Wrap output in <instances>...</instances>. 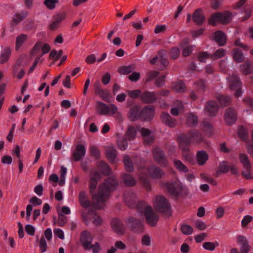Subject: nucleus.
Instances as JSON below:
<instances>
[{
  "mask_svg": "<svg viewBox=\"0 0 253 253\" xmlns=\"http://www.w3.org/2000/svg\"><path fill=\"white\" fill-rule=\"evenodd\" d=\"M118 185V180L114 176L106 178L103 183L99 185L97 193L92 195L93 207L102 209L105 206V202L110 197V193L115 191Z\"/></svg>",
  "mask_w": 253,
  "mask_h": 253,
  "instance_id": "obj_1",
  "label": "nucleus"
},
{
  "mask_svg": "<svg viewBox=\"0 0 253 253\" xmlns=\"http://www.w3.org/2000/svg\"><path fill=\"white\" fill-rule=\"evenodd\" d=\"M233 16V14L229 11L216 12L210 17L209 23L212 26H216L218 23L225 24L231 20Z\"/></svg>",
  "mask_w": 253,
  "mask_h": 253,
  "instance_id": "obj_2",
  "label": "nucleus"
},
{
  "mask_svg": "<svg viewBox=\"0 0 253 253\" xmlns=\"http://www.w3.org/2000/svg\"><path fill=\"white\" fill-rule=\"evenodd\" d=\"M154 207L158 212L163 213L167 217L171 215L170 205L164 196L156 197Z\"/></svg>",
  "mask_w": 253,
  "mask_h": 253,
  "instance_id": "obj_3",
  "label": "nucleus"
},
{
  "mask_svg": "<svg viewBox=\"0 0 253 253\" xmlns=\"http://www.w3.org/2000/svg\"><path fill=\"white\" fill-rule=\"evenodd\" d=\"M125 222L127 228L135 233H141L143 231V224L139 219L132 216L126 218Z\"/></svg>",
  "mask_w": 253,
  "mask_h": 253,
  "instance_id": "obj_4",
  "label": "nucleus"
},
{
  "mask_svg": "<svg viewBox=\"0 0 253 253\" xmlns=\"http://www.w3.org/2000/svg\"><path fill=\"white\" fill-rule=\"evenodd\" d=\"M166 188L171 196L177 199L181 195L183 189L182 184L178 182L171 181L166 184Z\"/></svg>",
  "mask_w": 253,
  "mask_h": 253,
  "instance_id": "obj_5",
  "label": "nucleus"
},
{
  "mask_svg": "<svg viewBox=\"0 0 253 253\" xmlns=\"http://www.w3.org/2000/svg\"><path fill=\"white\" fill-rule=\"evenodd\" d=\"M28 12L26 10H22L17 11L15 13L12 21L7 24V30L13 31L16 27L17 24L22 21L28 16Z\"/></svg>",
  "mask_w": 253,
  "mask_h": 253,
  "instance_id": "obj_6",
  "label": "nucleus"
},
{
  "mask_svg": "<svg viewBox=\"0 0 253 253\" xmlns=\"http://www.w3.org/2000/svg\"><path fill=\"white\" fill-rule=\"evenodd\" d=\"M146 221L150 226L155 227L159 220V216L153 211L151 206H147L144 210Z\"/></svg>",
  "mask_w": 253,
  "mask_h": 253,
  "instance_id": "obj_7",
  "label": "nucleus"
},
{
  "mask_svg": "<svg viewBox=\"0 0 253 253\" xmlns=\"http://www.w3.org/2000/svg\"><path fill=\"white\" fill-rule=\"evenodd\" d=\"M152 154L155 161L161 166L166 167L168 161L165 153L160 148L156 147L153 150Z\"/></svg>",
  "mask_w": 253,
  "mask_h": 253,
  "instance_id": "obj_8",
  "label": "nucleus"
},
{
  "mask_svg": "<svg viewBox=\"0 0 253 253\" xmlns=\"http://www.w3.org/2000/svg\"><path fill=\"white\" fill-rule=\"evenodd\" d=\"M218 109L219 107L216 102L209 100L205 104L204 111L207 116L214 117L217 115Z\"/></svg>",
  "mask_w": 253,
  "mask_h": 253,
  "instance_id": "obj_9",
  "label": "nucleus"
},
{
  "mask_svg": "<svg viewBox=\"0 0 253 253\" xmlns=\"http://www.w3.org/2000/svg\"><path fill=\"white\" fill-rule=\"evenodd\" d=\"M112 230L118 235H123L125 233L126 228L123 222L119 218H113L110 223Z\"/></svg>",
  "mask_w": 253,
  "mask_h": 253,
  "instance_id": "obj_10",
  "label": "nucleus"
},
{
  "mask_svg": "<svg viewBox=\"0 0 253 253\" xmlns=\"http://www.w3.org/2000/svg\"><path fill=\"white\" fill-rule=\"evenodd\" d=\"M224 120L227 125L231 126L237 120V115L236 111L233 108L229 107L226 109Z\"/></svg>",
  "mask_w": 253,
  "mask_h": 253,
  "instance_id": "obj_11",
  "label": "nucleus"
},
{
  "mask_svg": "<svg viewBox=\"0 0 253 253\" xmlns=\"http://www.w3.org/2000/svg\"><path fill=\"white\" fill-rule=\"evenodd\" d=\"M155 115V108L152 105L145 106L141 110V119L143 121H151Z\"/></svg>",
  "mask_w": 253,
  "mask_h": 253,
  "instance_id": "obj_12",
  "label": "nucleus"
},
{
  "mask_svg": "<svg viewBox=\"0 0 253 253\" xmlns=\"http://www.w3.org/2000/svg\"><path fill=\"white\" fill-rule=\"evenodd\" d=\"M124 200L126 205L130 208H135L137 197L133 192L128 191L124 195Z\"/></svg>",
  "mask_w": 253,
  "mask_h": 253,
  "instance_id": "obj_13",
  "label": "nucleus"
},
{
  "mask_svg": "<svg viewBox=\"0 0 253 253\" xmlns=\"http://www.w3.org/2000/svg\"><path fill=\"white\" fill-rule=\"evenodd\" d=\"M157 100L154 91H145L140 95V100L144 104H152Z\"/></svg>",
  "mask_w": 253,
  "mask_h": 253,
  "instance_id": "obj_14",
  "label": "nucleus"
},
{
  "mask_svg": "<svg viewBox=\"0 0 253 253\" xmlns=\"http://www.w3.org/2000/svg\"><path fill=\"white\" fill-rule=\"evenodd\" d=\"M161 119L163 124L170 128L175 127L177 124L176 119L172 118L170 115L166 112L162 113Z\"/></svg>",
  "mask_w": 253,
  "mask_h": 253,
  "instance_id": "obj_15",
  "label": "nucleus"
},
{
  "mask_svg": "<svg viewBox=\"0 0 253 253\" xmlns=\"http://www.w3.org/2000/svg\"><path fill=\"white\" fill-rule=\"evenodd\" d=\"M93 237L91 234L87 230L82 232L80 241L83 248L86 250L91 245Z\"/></svg>",
  "mask_w": 253,
  "mask_h": 253,
  "instance_id": "obj_16",
  "label": "nucleus"
},
{
  "mask_svg": "<svg viewBox=\"0 0 253 253\" xmlns=\"http://www.w3.org/2000/svg\"><path fill=\"white\" fill-rule=\"evenodd\" d=\"M86 150L83 144H78L72 153V158L75 162L80 161L85 155Z\"/></svg>",
  "mask_w": 253,
  "mask_h": 253,
  "instance_id": "obj_17",
  "label": "nucleus"
},
{
  "mask_svg": "<svg viewBox=\"0 0 253 253\" xmlns=\"http://www.w3.org/2000/svg\"><path fill=\"white\" fill-rule=\"evenodd\" d=\"M237 242L240 245V252L241 253H248L251 249L246 237L243 235L237 236Z\"/></svg>",
  "mask_w": 253,
  "mask_h": 253,
  "instance_id": "obj_18",
  "label": "nucleus"
},
{
  "mask_svg": "<svg viewBox=\"0 0 253 253\" xmlns=\"http://www.w3.org/2000/svg\"><path fill=\"white\" fill-rule=\"evenodd\" d=\"M191 133L192 143L194 144H199L201 143H207L206 138L203 136L201 132L197 129L190 130Z\"/></svg>",
  "mask_w": 253,
  "mask_h": 253,
  "instance_id": "obj_19",
  "label": "nucleus"
},
{
  "mask_svg": "<svg viewBox=\"0 0 253 253\" xmlns=\"http://www.w3.org/2000/svg\"><path fill=\"white\" fill-rule=\"evenodd\" d=\"M229 86L231 90H235L237 87H242V83L239 77L236 74L230 75L228 78Z\"/></svg>",
  "mask_w": 253,
  "mask_h": 253,
  "instance_id": "obj_20",
  "label": "nucleus"
},
{
  "mask_svg": "<svg viewBox=\"0 0 253 253\" xmlns=\"http://www.w3.org/2000/svg\"><path fill=\"white\" fill-rule=\"evenodd\" d=\"M66 14L65 12H62L55 14L52 19V21L49 25L50 30H54L57 28L60 22L62 21L66 17Z\"/></svg>",
  "mask_w": 253,
  "mask_h": 253,
  "instance_id": "obj_21",
  "label": "nucleus"
},
{
  "mask_svg": "<svg viewBox=\"0 0 253 253\" xmlns=\"http://www.w3.org/2000/svg\"><path fill=\"white\" fill-rule=\"evenodd\" d=\"M148 173L152 178L160 179L164 175V172L159 167L152 166L148 169Z\"/></svg>",
  "mask_w": 253,
  "mask_h": 253,
  "instance_id": "obj_22",
  "label": "nucleus"
},
{
  "mask_svg": "<svg viewBox=\"0 0 253 253\" xmlns=\"http://www.w3.org/2000/svg\"><path fill=\"white\" fill-rule=\"evenodd\" d=\"M210 39L221 46L224 45L227 42V36L225 33H213Z\"/></svg>",
  "mask_w": 253,
  "mask_h": 253,
  "instance_id": "obj_23",
  "label": "nucleus"
},
{
  "mask_svg": "<svg viewBox=\"0 0 253 253\" xmlns=\"http://www.w3.org/2000/svg\"><path fill=\"white\" fill-rule=\"evenodd\" d=\"M100 178V174L98 171H95L93 174L90 175V178L89 183V192L92 196L96 193H94V190L96 188L98 181L97 180Z\"/></svg>",
  "mask_w": 253,
  "mask_h": 253,
  "instance_id": "obj_24",
  "label": "nucleus"
},
{
  "mask_svg": "<svg viewBox=\"0 0 253 253\" xmlns=\"http://www.w3.org/2000/svg\"><path fill=\"white\" fill-rule=\"evenodd\" d=\"M141 110L138 105L131 107L128 112V118L131 121H135L141 119Z\"/></svg>",
  "mask_w": 253,
  "mask_h": 253,
  "instance_id": "obj_25",
  "label": "nucleus"
},
{
  "mask_svg": "<svg viewBox=\"0 0 253 253\" xmlns=\"http://www.w3.org/2000/svg\"><path fill=\"white\" fill-rule=\"evenodd\" d=\"M191 133L190 130L187 133H183L180 134L178 136V139L180 141L181 146H187L189 147L192 143Z\"/></svg>",
  "mask_w": 253,
  "mask_h": 253,
  "instance_id": "obj_26",
  "label": "nucleus"
},
{
  "mask_svg": "<svg viewBox=\"0 0 253 253\" xmlns=\"http://www.w3.org/2000/svg\"><path fill=\"white\" fill-rule=\"evenodd\" d=\"M192 19L193 22L197 25H201L204 23L205 20V17L201 9H197L194 12Z\"/></svg>",
  "mask_w": 253,
  "mask_h": 253,
  "instance_id": "obj_27",
  "label": "nucleus"
},
{
  "mask_svg": "<svg viewBox=\"0 0 253 253\" xmlns=\"http://www.w3.org/2000/svg\"><path fill=\"white\" fill-rule=\"evenodd\" d=\"M117 154V151L114 146H109L105 151L106 157L111 163L115 162Z\"/></svg>",
  "mask_w": 253,
  "mask_h": 253,
  "instance_id": "obj_28",
  "label": "nucleus"
},
{
  "mask_svg": "<svg viewBox=\"0 0 253 253\" xmlns=\"http://www.w3.org/2000/svg\"><path fill=\"white\" fill-rule=\"evenodd\" d=\"M181 154L186 161L191 164L194 162L193 154L190 152L189 147L187 146H182L181 148Z\"/></svg>",
  "mask_w": 253,
  "mask_h": 253,
  "instance_id": "obj_29",
  "label": "nucleus"
},
{
  "mask_svg": "<svg viewBox=\"0 0 253 253\" xmlns=\"http://www.w3.org/2000/svg\"><path fill=\"white\" fill-rule=\"evenodd\" d=\"M196 159L199 166H204L209 159L208 154L205 151H198L196 154Z\"/></svg>",
  "mask_w": 253,
  "mask_h": 253,
  "instance_id": "obj_30",
  "label": "nucleus"
},
{
  "mask_svg": "<svg viewBox=\"0 0 253 253\" xmlns=\"http://www.w3.org/2000/svg\"><path fill=\"white\" fill-rule=\"evenodd\" d=\"M11 54V49L9 47H4L0 54V64H3L7 62Z\"/></svg>",
  "mask_w": 253,
  "mask_h": 253,
  "instance_id": "obj_31",
  "label": "nucleus"
},
{
  "mask_svg": "<svg viewBox=\"0 0 253 253\" xmlns=\"http://www.w3.org/2000/svg\"><path fill=\"white\" fill-rule=\"evenodd\" d=\"M79 200L81 206L85 209L90 207L92 206V203L90 201L87 199L86 193L84 191H82L79 193Z\"/></svg>",
  "mask_w": 253,
  "mask_h": 253,
  "instance_id": "obj_32",
  "label": "nucleus"
},
{
  "mask_svg": "<svg viewBox=\"0 0 253 253\" xmlns=\"http://www.w3.org/2000/svg\"><path fill=\"white\" fill-rule=\"evenodd\" d=\"M123 162L124 164L126 170L128 172H132L134 170V166L132 161L128 155L123 156Z\"/></svg>",
  "mask_w": 253,
  "mask_h": 253,
  "instance_id": "obj_33",
  "label": "nucleus"
},
{
  "mask_svg": "<svg viewBox=\"0 0 253 253\" xmlns=\"http://www.w3.org/2000/svg\"><path fill=\"white\" fill-rule=\"evenodd\" d=\"M98 167L100 172L104 175H109L112 173V170L109 166L103 161H101L99 162Z\"/></svg>",
  "mask_w": 253,
  "mask_h": 253,
  "instance_id": "obj_34",
  "label": "nucleus"
},
{
  "mask_svg": "<svg viewBox=\"0 0 253 253\" xmlns=\"http://www.w3.org/2000/svg\"><path fill=\"white\" fill-rule=\"evenodd\" d=\"M217 99L220 106L222 107L229 105L232 101L230 96L227 95H219L217 97Z\"/></svg>",
  "mask_w": 253,
  "mask_h": 253,
  "instance_id": "obj_35",
  "label": "nucleus"
},
{
  "mask_svg": "<svg viewBox=\"0 0 253 253\" xmlns=\"http://www.w3.org/2000/svg\"><path fill=\"white\" fill-rule=\"evenodd\" d=\"M232 57L236 63H241L244 60V57L241 49L235 48L233 49Z\"/></svg>",
  "mask_w": 253,
  "mask_h": 253,
  "instance_id": "obj_36",
  "label": "nucleus"
},
{
  "mask_svg": "<svg viewBox=\"0 0 253 253\" xmlns=\"http://www.w3.org/2000/svg\"><path fill=\"white\" fill-rule=\"evenodd\" d=\"M140 182L147 190H150L151 183L150 179L146 173H140L139 175Z\"/></svg>",
  "mask_w": 253,
  "mask_h": 253,
  "instance_id": "obj_37",
  "label": "nucleus"
},
{
  "mask_svg": "<svg viewBox=\"0 0 253 253\" xmlns=\"http://www.w3.org/2000/svg\"><path fill=\"white\" fill-rule=\"evenodd\" d=\"M122 179L124 183L127 186H133L136 184L134 178L129 173H125L122 175Z\"/></svg>",
  "mask_w": 253,
  "mask_h": 253,
  "instance_id": "obj_38",
  "label": "nucleus"
},
{
  "mask_svg": "<svg viewBox=\"0 0 253 253\" xmlns=\"http://www.w3.org/2000/svg\"><path fill=\"white\" fill-rule=\"evenodd\" d=\"M186 123L189 126H195L198 123V118L194 114L190 113L188 114Z\"/></svg>",
  "mask_w": 253,
  "mask_h": 253,
  "instance_id": "obj_39",
  "label": "nucleus"
},
{
  "mask_svg": "<svg viewBox=\"0 0 253 253\" xmlns=\"http://www.w3.org/2000/svg\"><path fill=\"white\" fill-rule=\"evenodd\" d=\"M97 107V109L99 111V114L101 115H104L109 113V106L105 103L101 101L96 102Z\"/></svg>",
  "mask_w": 253,
  "mask_h": 253,
  "instance_id": "obj_40",
  "label": "nucleus"
},
{
  "mask_svg": "<svg viewBox=\"0 0 253 253\" xmlns=\"http://www.w3.org/2000/svg\"><path fill=\"white\" fill-rule=\"evenodd\" d=\"M127 140L125 136L119 138L116 141L118 148L122 151L126 150L128 147Z\"/></svg>",
  "mask_w": 253,
  "mask_h": 253,
  "instance_id": "obj_41",
  "label": "nucleus"
},
{
  "mask_svg": "<svg viewBox=\"0 0 253 253\" xmlns=\"http://www.w3.org/2000/svg\"><path fill=\"white\" fill-rule=\"evenodd\" d=\"M136 133L135 128L133 126H130L128 127L124 136L126 137L128 140L131 141L135 139Z\"/></svg>",
  "mask_w": 253,
  "mask_h": 253,
  "instance_id": "obj_42",
  "label": "nucleus"
},
{
  "mask_svg": "<svg viewBox=\"0 0 253 253\" xmlns=\"http://www.w3.org/2000/svg\"><path fill=\"white\" fill-rule=\"evenodd\" d=\"M185 87V84L182 81L176 82L172 84V89L177 92H184Z\"/></svg>",
  "mask_w": 253,
  "mask_h": 253,
  "instance_id": "obj_43",
  "label": "nucleus"
},
{
  "mask_svg": "<svg viewBox=\"0 0 253 253\" xmlns=\"http://www.w3.org/2000/svg\"><path fill=\"white\" fill-rule=\"evenodd\" d=\"M239 158L244 168H252L251 163L247 155L244 153H241L239 155Z\"/></svg>",
  "mask_w": 253,
  "mask_h": 253,
  "instance_id": "obj_44",
  "label": "nucleus"
},
{
  "mask_svg": "<svg viewBox=\"0 0 253 253\" xmlns=\"http://www.w3.org/2000/svg\"><path fill=\"white\" fill-rule=\"evenodd\" d=\"M134 69V66L132 64L128 66H123L119 68L118 73L121 75H128Z\"/></svg>",
  "mask_w": 253,
  "mask_h": 253,
  "instance_id": "obj_45",
  "label": "nucleus"
},
{
  "mask_svg": "<svg viewBox=\"0 0 253 253\" xmlns=\"http://www.w3.org/2000/svg\"><path fill=\"white\" fill-rule=\"evenodd\" d=\"M240 69L242 74L245 75H248L253 72V69L251 68V65L247 61L240 66Z\"/></svg>",
  "mask_w": 253,
  "mask_h": 253,
  "instance_id": "obj_46",
  "label": "nucleus"
},
{
  "mask_svg": "<svg viewBox=\"0 0 253 253\" xmlns=\"http://www.w3.org/2000/svg\"><path fill=\"white\" fill-rule=\"evenodd\" d=\"M96 95L99 96L104 101L109 102L111 95L108 90L101 89L95 93Z\"/></svg>",
  "mask_w": 253,
  "mask_h": 253,
  "instance_id": "obj_47",
  "label": "nucleus"
},
{
  "mask_svg": "<svg viewBox=\"0 0 253 253\" xmlns=\"http://www.w3.org/2000/svg\"><path fill=\"white\" fill-rule=\"evenodd\" d=\"M219 246V243L217 242H206L203 244V247L204 249L212 251L215 250V248Z\"/></svg>",
  "mask_w": 253,
  "mask_h": 253,
  "instance_id": "obj_48",
  "label": "nucleus"
},
{
  "mask_svg": "<svg viewBox=\"0 0 253 253\" xmlns=\"http://www.w3.org/2000/svg\"><path fill=\"white\" fill-rule=\"evenodd\" d=\"M140 132L143 137H147V138L145 139V141L150 143L152 142V138L150 137L151 134V131L148 128L145 127H142L140 130Z\"/></svg>",
  "mask_w": 253,
  "mask_h": 253,
  "instance_id": "obj_49",
  "label": "nucleus"
},
{
  "mask_svg": "<svg viewBox=\"0 0 253 253\" xmlns=\"http://www.w3.org/2000/svg\"><path fill=\"white\" fill-rule=\"evenodd\" d=\"M89 152L92 157L98 160L100 158V152L98 148L95 146L92 145L89 147Z\"/></svg>",
  "mask_w": 253,
  "mask_h": 253,
  "instance_id": "obj_50",
  "label": "nucleus"
},
{
  "mask_svg": "<svg viewBox=\"0 0 253 253\" xmlns=\"http://www.w3.org/2000/svg\"><path fill=\"white\" fill-rule=\"evenodd\" d=\"M207 81L204 79H200L195 83L197 89L202 93L204 92L206 90V83Z\"/></svg>",
  "mask_w": 253,
  "mask_h": 253,
  "instance_id": "obj_51",
  "label": "nucleus"
},
{
  "mask_svg": "<svg viewBox=\"0 0 253 253\" xmlns=\"http://www.w3.org/2000/svg\"><path fill=\"white\" fill-rule=\"evenodd\" d=\"M238 137L243 141H246L248 139L247 131L242 126H240L238 131Z\"/></svg>",
  "mask_w": 253,
  "mask_h": 253,
  "instance_id": "obj_52",
  "label": "nucleus"
},
{
  "mask_svg": "<svg viewBox=\"0 0 253 253\" xmlns=\"http://www.w3.org/2000/svg\"><path fill=\"white\" fill-rule=\"evenodd\" d=\"M58 3V0H44L43 2L44 5L49 10L54 9Z\"/></svg>",
  "mask_w": 253,
  "mask_h": 253,
  "instance_id": "obj_53",
  "label": "nucleus"
},
{
  "mask_svg": "<svg viewBox=\"0 0 253 253\" xmlns=\"http://www.w3.org/2000/svg\"><path fill=\"white\" fill-rule=\"evenodd\" d=\"M230 166L227 161L221 162L219 165L218 169L223 173H226L230 170Z\"/></svg>",
  "mask_w": 253,
  "mask_h": 253,
  "instance_id": "obj_54",
  "label": "nucleus"
},
{
  "mask_svg": "<svg viewBox=\"0 0 253 253\" xmlns=\"http://www.w3.org/2000/svg\"><path fill=\"white\" fill-rule=\"evenodd\" d=\"M174 164L175 168L180 171L184 172H187L188 171V168L180 160H174Z\"/></svg>",
  "mask_w": 253,
  "mask_h": 253,
  "instance_id": "obj_55",
  "label": "nucleus"
},
{
  "mask_svg": "<svg viewBox=\"0 0 253 253\" xmlns=\"http://www.w3.org/2000/svg\"><path fill=\"white\" fill-rule=\"evenodd\" d=\"M147 206H149L147 205L145 202L140 201L136 203L135 208H136L137 212L142 214L143 213H144V210H145V208Z\"/></svg>",
  "mask_w": 253,
  "mask_h": 253,
  "instance_id": "obj_56",
  "label": "nucleus"
},
{
  "mask_svg": "<svg viewBox=\"0 0 253 253\" xmlns=\"http://www.w3.org/2000/svg\"><path fill=\"white\" fill-rule=\"evenodd\" d=\"M226 54V50L223 48L216 50L211 56L212 59H217L224 56Z\"/></svg>",
  "mask_w": 253,
  "mask_h": 253,
  "instance_id": "obj_57",
  "label": "nucleus"
},
{
  "mask_svg": "<svg viewBox=\"0 0 253 253\" xmlns=\"http://www.w3.org/2000/svg\"><path fill=\"white\" fill-rule=\"evenodd\" d=\"M27 35L25 34H21L18 36L16 40V50H18L23 43L26 40Z\"/></svg>",
  "mask_w": 253,
  "mask_h": 253,
  "instance_id": "obj_58",
  "label": "nucleus"
},
{
  "mask_svg": "<svg viewBox=\"0 0 253 253\" xmlns=\"http://www.w3.org/2000/svg\"><path fill=\"white\" fill-rule=\"evenodd\" d=\"M180 230L183 234L186 235L191 234L193 231L192 227L191 226L187 224L181 225Z\"/></svg>",
  "mask_w": 253,
  "mask_h": 253,
  "instance_id": "obj_59",
  "label": "nucleus"
},
{
  "mask_svg": "<svg viewBox=\"0 0 253 253\" xmlns=\"http://www.w3.org/2000/svg\"><path fill=\"white\" fill-rule=\"evenodd\" d=\"M126 92L129 96L132 98H137L138 97L140 98L142 93L141 90L139 89L132 90H127Z\"/></svg>",
  "mask_w": 253,
  "mask_h": 253,
  "instance_id": "obj_60",
  "label": "nucleus"
},
{
  "mask_svg": "<svg viewBox=\"0 0 253 253\" xmlns=\"http://www.w3.org/2000/svg\"><path fill=\"white\" fill-rule=\"evenodd\" d=\"M67 222V217L63 213L58 212V224L60 226H64Z\"/></svg>",
  "mask_w": 253,
  "mask_h": 253,
  "instance_id": "obj_61",
  "label": "nucleus"
},
{
  "mask_svg": "<svg viewBox=\"0 0 253 253\" xmlns=\"http://www.w3.org/2000/svg\"><path fill=\"white\" fill-rule=\"evenodd\" d=\"M180 54V51L178 47H174L171 48L169 52L170 57L173 59H176Z\"/></svg>",
  "mask_w": 253,
  "mask_h": 253,
  "instance_id": "obj_62",
  "label": "nucleus"
},
{
  "mask_svg": "<svg viewBox=\"0 0 253 253\" xmlns=\"http://www.w3.org/2000/svg\"><path fill=\"white\" fill-rule=\"evenodd\" d=\"M131 26L135 30H141L144 29V26L142 21L141 20H138L136 21L131 22Z\"/></svg>",
  "mask_w": 253,
  "mask_h": 253,
  "instance_id": "obj_63",
  "label": "nucleus"
},
{
  "mask_svg": "<svg viewBox=\"0 0 253 253\" xmlns=\"http://www.w3.org/2000/svg\"><path fill=\"white\" fill-rule=\"evenodd\" d=\"M42 42L41 41L38 42L33 47L32 51H31V55L32 56L35 55L37 52L41 49Z\"/></svg>",
  "mask_w": 253,
  "mask_h": 253,
  "instance_id": "obj_64",
  "label": "nucleus"
}]
</instances>
